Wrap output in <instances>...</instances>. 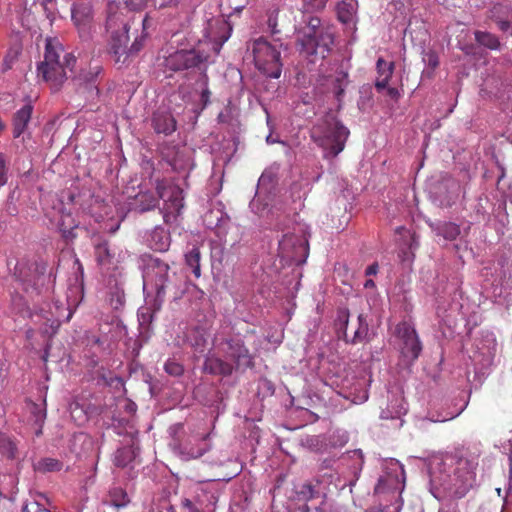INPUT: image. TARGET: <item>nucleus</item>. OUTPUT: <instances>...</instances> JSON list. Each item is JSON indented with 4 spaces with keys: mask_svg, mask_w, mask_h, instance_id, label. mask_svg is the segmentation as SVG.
<instances>
[{
    "mask_svg": "<svg viewBox=\"0 0 512 512\" xmlns=\"http://www.w3.org/2000/svg\"><path fill=\"white\" fill-rule=\"evenodd\" d=\"M477 463L466 458H447L431 467L430 482L453 498H462L476 482Z\"/></svg>",
    "mask_w": 512,
    "mask_h": 512,
    "instance_id": "nucleus-1",
    "label": "nucleus"
},
{
    "mask_svg": "<svg viewBox=\"0 0 512 512\" xmlns=\"http://www.w3.org/2000/svg\"><path fill=\"white\" fill-rule=\"evenodd\" d=\"M216 346L223 358L208 354L203 363L205 373L227 377L234 371L245 372L254 366V358L241 338H224Z\"/></svg>",
    "mask_w": 512,
    "mask_h": 512,
    "instance_id": "nucleus-2",
    "label": "nucleus"
},
{
    "mask_svg": "<svg viewBox=\"0 0 512 512\" xmlns=\"http://www.w3.org/2000/svg\"><path fill=\"white\" fill-rule=\"evenodd\" d=\"M156 191H140L129 203L131 210L144 213L156 208L159 200L164 201L163 220L166 224L173 223L184 207V195L180 186L174 184L170 180H156Z\"/></svg>",
    "mask_w": 512,
    "mask_h": 512,
    "instance_id": "nucleus-3",
    "label": "nucleus"
},
{
    "mask_svg": "<svg viewBox=\"0 0 512 512\" xmlns=\"http://www.w3.org/2000/svg\"><path fill=\"white\" fill-rule=\"evenodd\" d=\"M297 43L307 56L324 59L335 42V28L313 15H304L295 26Z\"/></svg>",
    "mask_w": 512,
    "mask_h": 512,
    "instance_id": "nucleus-4",
    "label": "nucleus"
},
{
    "mask_svg": "<svg viewBox=\"0 0 512 512\" xmlns=\"http://www.w3.org/2000/svg\"><path fill=\"white\" fill-rule=\"evenodd\" d=\"M349 135V129L333 113L325 114L311 130L312 140L328 160L336 158L344 150Z\"/></svg>",
    "mask_w": 512,
    "mask_h": 512,
    "instance_id": "nucleus-5",
    "label": "nucleus"
},
{
    "mask_svg": "<svg viewBox=\"0 0 512 512\" xmlns=\"http://www.w3.org/2000/svg\"><path fill=\"white\" fill-rule=\"evenodd\" d=\"M76 58L66 53L60 44L46 43L44 61L38 65V74L48 82L54 91L59 90L67 79L66 70L72 71Z\"/></svg>",
    "mask_w": 512,
    "mask_h": 512,
    "instance_id": "nucleus-6",
    "label": "nucleus"
},
{
    "mask_svg": "<svg viewBox=\"0 0 512 512\" xmlns=\"http://www.w3.org/2000/svg\"><path fill=\"white\" fill-rule=\"evenodd\" d=\"M282 43H274L260 37L253 41L252 52L257 69L267 77L278 79L282 72L281 48Z\"/></svg>",
    "mask_w": 512,
    "mask_h": 512,
    "instance_id": "nucleus-7",
    "label": "nucleus"
},
{
    "mask_svg": "<svg viewBox=\"0 0 512 512\" xmlns=\"http://www.w3.org/2000/svg\"><path fill=\"white\" fill-rule=\"evenodd\" d=\"M382 469L383 474L378 479L374 493L378 496L387 495L390 502H396L404 489V468L398 460L390 458L383 460Z\"/></svg>",
    "mask_w": 512,
    "mask_h": 512,
    "instance_id": "nucleus-8",
    "label": "nucleus"
},
{
    "mask_svg": "<svg viewBox=\"0 0 512 512\" xmlns=\"http://www.w3.org/2000/svg\"><path fill=\"white\" fill-rule=\"evenodd\" d=\"M106 27L111 30L110 54L116 64H125L129 58V47L127 46L129 26L121 15L110 14L106 21Z\"/></svg>",
    "mask_w": 512,
    "mask_h": 512,
    "instance_id": "nucleus-9",
    "label": "nucleus"
},
{
    "mask_svg": "<svg viewBox=\"0 0 512 512\" xmlns=\"http://www.w3.org/2000/svg\"><path fill=\"white\" fill-rule=\"evenodd\" d=\"M143 280L144 287L150 285L156 293V302L162 303L165 296V289L169 282V265L160 258L147 255L143 258Z\"/></svg>",
    "mask_w": 512,
    "mask_h": 512,
    "instance_id": "nucleus-10",
    "label": "nucleus"
},
{
    "mask_svg": "<svg viewBox=\"0 0 512 512\" xmlns=\"http://www.w3.org/2000/svg\"><path fill=\"white\" fill-rule=\"evenodd\" d=\"M395 334L401 356L408 363H413L422 352V343L414 325L408 321L397 324Z\"/></svg>",
    "mask_w": 512,
    "mask_h": 512,
    "instance_id": "nucleus-11",
    "label": "nucleus"
},
{
    "mask_svg": "<svg viewBox=\"0 0 512 512\" xmlns=\"http://www.w3.org/2000/svg\"><path fill=\"white\" fill-rule=\"evenodd\" d=\"M209 55L199 49H181L170 54L166 60V67L172 71L201 69L205 67Z\"/></svg>",
    "mask_w": 512,
    "mask_h": 512,
    "instance_id": "nucleus-12",
    "label": "nucleus"
},
{
    "mask_svg": "<svg viewBox=\"0 0 512 512\" xmlns=\"http://www.w3.org/2000/svg\"><path fill=\"white\" fill-rule=\"evenodd\" d=\"M309 253L308 241L303 234L283 235L279 241V254L288 262L297 265L305 263Z\"/></svg>",
    "mask_w": 512,
    "mask_h": 512,
    "instance_id": "nucleus-13",
    "label": "nucleus"
},
{
    "mask_svg": "<svg viewBox=\"0 0 512 512\" xmlns=\"http://www.w3.org/2000/svg\"><path fill=\"white\" fill-rule=\"evenodd\" d=\"M349 323V311L346 308L339 309L337 312L336 329L339 338L344 339L347 343L358 344L363 342L369 331L368 322L364 314H359L357 317V328L354 331L353 337L348 339L347 327Z\"/></svg>",
    "mask_w": 512,
    "mask_h": 512,
    "instance_id": "nucleus-14",
    "label": "nucleus"
},
{
    "mask_svg": "<svg viewBox=\"0 0 512 512\" xmlns=\"http://www.w3.org/2000/svg\"><path fill=\"white\" fill-rule=\"evenodd\" d=\"M460 183L452 177H444L435 186V195L442 206H451L459 196Z\"/></svg>",
    "mask_w": 512,
    "mask_h": 512,
    "instance_id": "nucleus-15",
    "label": "nucleus"
},
{
    "mask_svg": "<svg viewBox=\"0 0 512 512\" xmlns=\"http://www.w3.org/2000/svg\"><path fill=\"white\" fill-rule=\"evenodd\" d=\"M295 496L294 499L297 502H302L301 504H307L309 501L315 499H324L327 497V493L324 488L321 486V482L318 479H314L311 481H306L295 487L294 490Z\"/></svg>",
    "mask_w": 512,
    "mask_h": 512,
    "instance_id": "nucleus-16",
    "label": "nucleus"
},
{
    "mask_svg": "<svg viewBox=\"0 0 512 512\" xmlns=\"http://www.w3.org/2000/svg\"><path fill=\"white\" fill-rule=\"evenodd\" d=\"M146 244L155 251L165 252L169 249L171 243L170 233L161 226L154 227L145 235Z\"/></svg>",
    "mask_w": 512,
    "mask_h": 512,
    "instance_id": "nucleus-17",
    "label": "nucleus"
},
{
    "mask_svg": "<svg viewBox=\"0 0 512 512\" xmlns=\"http://www.w3.org/2000/svg\"><path fill=\"white\" fill-rule=\"evenodd\" d=\"M93 17L91 1L74 2L71 6V19L78 29L85 30Z\"/></svg>",
    "mask_w": 512,
    "mask_h": 512,
    "instance_id": "nucleus-18",
    "label": "nucleus"
},
{
    "mask_svg": "<svg viewBox=\"0 0 512 512\" xmlns=\"http://www.w3.org/2000/svg\"><path fill=\"white\" fill-rule=\"evenodd\" d=\"M208 435L194 437L180 445L181 453L186 459L199 458L210 449L207 442Z\"/></svg>",
    "mask_w": 512,
    "mask_h": 512,
    "instance_id": "nucleus-19",
    "label": "nucleus"
},
{
    "mask_svg": "<svg viewBox=\"0 0 512 512\" xmlns=\"http://www.w3.org/2000/svg\"><path fill=\"white\" fill-rule=\"evenodd\" d=\"M32 112L33 105L30 100L15 112L12 120L14 138H19L25 132L31 120Z\"/></svg>",
    "mask_w": 512,
    "mask_h": 512,
    "instance_id": "nucleus-20",
    "label": "nucleus"
},
{
    "mask_svg": "<svg viewBox=\"0 0 512 512\" xmlns=\"http://www.w3.org/2000/svg\"><path fill=\"white\" fill-rule=\"evenodd\" d=\"M211 29H216L218 35H207L210 41L213 42V50L215 54H219L223 44L229 39L231 34V27L224 20H214L209 22Z\"/></svg>",
    "mask_w": 512,
    "mask_h": 512,
    "instance_id": "nucleus-21",
    "label": "nucleus"
},
{
    "mask_svg": "<svg viewBox=\"0 0 512 512\" xmlns=\"http://www.w3.org/2000/svg\"><path fill=\"white\" fill-rule=\"evenodd\" d=\"M29 271L32 273V277H22L21 280L24 284V289L26 291L32 290L37 293L40 292V286L44 283V274L46 271V265L41 263H34L29 267Z\"/></svg>",
    "mask_w": 512,
    "mask_h": 512,
    "instance_id": "nucleus-22",
    "label": "nucleus"
},
{
    "mask_svg": "<svg viewBox=\"0 0 512 512\" xmlns=\"http://www.w3.org/2000/svg\"><path fill=\"white\" fill-rule=\"evenodd\" d=\"M494 357L495 344H493V347H478V350L472 356V360L476 366V369H478L480 373L484 374L493 365Z\"/></svg>",
    "mask_w": 512,
    "mask_h": 512,
    "instance_id": "nucleus-23",
    "label": "nucleus"
},
{
    "mask_svg": "<svg viewBox=\"0 0 512 512\" xmlns=\"http://www.w3.org/2000/svg\"><path fill=\"white\" fill-rule=\"evenodd\" d=\"M153 128L156 133H163L169 135L176 129V121L173 116L166 111H157L152 119Z\"/></svg>",
    "mask_w": 512,
    "mask_h": 512,
    "instance_id": "nucleus-24",
    "label": "nucleus"
},
{
    "mask_svg": "<svg viewBox=\"0 0 512 512\" xmlns=\"http://www.w3.org/2000/svg\"><path fill=\"white\" fill-rule=\"evenodd\" d=\"M430 227L432 231L439 237H442L446 241H454L460 235V226L450 221H437L431 223Z\"/></svg>",
    "mask_w": 512,
    "mask_h": 512,
    "instance_id": "nucleus-25",
    "label": "nucleus"
},
{
    "mask_svg": "<svg viewBox=\"0 0 512 512\" xmlns=\"http://www.w3.org/2000/svg\"><path fill=\"white\" fill-rule=\"evenodd\" d=\"M139 452L140 448L135 444L117 449L113 458L114 465L119 468L130 466L138 457Z\"/></svg>",
    "mask_w": 512,
    "mask_h": 512,
    "instance_id": "nucleus-26",
    "label": "nucleus"
},
{
    "mask_svg": "<svg viewBox=\"0 0 512 512\" xmlns=\"http://www.w3.org/2000/svg\"><path fill=\"white\" fill-rule=\"evenodd\" d=\"M378 78L375 81V88L381 92L387 88L389 80L394 71V62H387L383 58H379L376 63Z\"/></svg>",
    "mask_w": 512,
    "mask_h": 512,
    "instance_id": "nucleus-27",
    "label": "nucleus"
},
{
    "mask_svg": "<svg viewBox=\"0 0 512 512\" xmlns=\"http://www.w3.org/2000/svg\"><path fill=\"white\" fill-rule=\"evenodd\" d=\"M142 321L140 322V333L136 339L130 338L127 341V349L130 351L132 357H137L140 353L141 348L143 345L149 340L150 334H149V325L147 324L144 326L146 318L145 314L142 313Z\"/></svg>",
    "mask_w": 512,
    "mask_h": 512,
    "instance_id": "nucleus-28",
    "label": "nucleus"
},
{
    "mask_svg": "<svg viewBox=\"0 0 512 512\" xmlns=\"http://www.w3.org/2000/svg\"><path fill=\"white\" fill-rule=\"evenodd\" d=\"M29 411L31 414V421L33 422L35 429V435L40 436L42 434V428L46 420L47 411H46V401L43 400L42 403H30Z\"/></svg>",
    "mask_w": 512,
    "mask_h": 512,
    "instance_id": "nucleus-29",
    "label": "nucleus"
},
{
    "mask_svg": "<svg viewBox=\"0 0 512 512\" xmlns=\"http://www.w3.org/2000/svg\"><path fill=\"white\" fill-rule=\"evenodd\" d=\"M166 160L176 172H185L192 168L191 158L183 150H176L173 156L166 155Z\"/></svg>",
    "mask_w": 512,
    "mask_h": 512,
    "instance_id": "nucleus-30",
    "label": "nucleus"
},
{
    "mask_svg": "<svg viewBox=\"0 0 512 512\" xmlns=\"http://www.w3.org/2000/svg\"><path fill=\"white\" fill-rule=\"evenodd\" d=\"M357 11V2L354 0L342 1L337 5L338 20L344 24H353L355 22Z\"/></svg>",
    "mask_w": 512,
    "mask_h": 512,
    "instance_id": "nucleus-31",
    "label": "nucleus"
},
{
    "mask_svg": "<svg viewBox=\"0 0 512 512\" xmlns=\"http://www.w3.org/2000/svg\"><path fill=\"white\" fill-rule=\"evenodd\" d=\"M0 454L8 460H14L18 454L16 442L8 435L0 434Z\"/></svg>",
    "mask_w": 512,
    "mask_h": 512,
    "instance_id": "nucleus-32",
    "label": "nucleus"
},
{
    "mask_svg": "<svg viewBox=\"0 0 512 512\" xmlns=\"http://www.w3.org/2000/svg\"><path fill=\"white\" fill-rule=\"evenodd\" d=\"M422 61L426 66L422 74L429 78L432 77L435 69L439 66L440 63L438 53L432 49L423 50Z\"/></svg>",
    "mask_w": 512,
    "mask_h": 512,
    "instance_id": "nucleus-33",
    "label": "nucleus"
},
{
    "mask_svg": "<svg viewBox=\"0 0 512 512\" xmlns=\"http://www.w3.org/2000/svg\"><path fill=\"white\" fill-rule=\"evenodd\" d=\"M504 11L507 14L512 13V10L507 6H503L501 4L494 5L491 10V18L501 31L507 32L511 27L510 21L499 16V14L503 13Z\"/></svg>",
    "mask_w": 512,
    "mask_h": 512,
    "instance_id": "nucleus-34",
    "label": "nucleus"
},
{
    "mask_svg": "<svg viewBox=\"0 0 512 512\" xmlns=\"http://www.w3.org/2000/svg\"><path fill=\"white\" fill-rule=\"evenodd\" d=\"M348 82V73L346 71L339 70L336 72L333 80V92L338 102H341Z\"/></svg>",
    "mask_w": 512,
    "mask_h": 512,
    "instance_id": "nucleus-35",
    "label": "nucleus"
},
{
    "mask_svg": "<svg viewBox=\"0 0 512 512\" xmlns=\"http://www.w3.org/2000/svg\"><path fill=\"white\" fill-rule=\"evenodd\" d=\"M475 40L480 45L491 50H498L500 48V42L498 37L490 32L476 31Z\"/></svg>",
    "mask_w": 512,
    "mask_h": 512,
    "instance_id": "nucleus-36",
    "label": "nucleus"
},
{
    "mask_svg": "<svg viewBox=\"0 0 512 512\" xmlns=\"http://www.w3.org/2000/svg\"><path fill=\"white\" fill-rule=\"evenodd\" d=\"M111 505L116 508L126 507L130 503L127 492L121 487H112L109 491Z\"/></svg>",
    "mask_w": 512,
    "mask_h": 512,
    "instance_id": "nucleus-37",
    "label": "nucleus"
},
{
    "mask_svg": "<svg viewBox=\"0 0 512 512\" xmlns=\"http://www.w3.org/2000/svg\"><path fill=\"white\" fill-rule=\"evenodd\" d=\"M62 466L63 464L59 460L50 457H45L34 464V470L41 473L55 472L60 471L62 469Z\"/></svg>",
    "mask_w": 512,
    "mask_h": 512,
    "instance_id": "nucleus-38",
    "label": "nucleus"
},
{
    "mask_svg": "<svg viewBox=\"0 0 512 512\" xmlns=\"http://www.w3.org/2000/svg\"><path fill=\"white\" fill-rule=\"evenodd\" d=\"M95 258L98 264L106 265L111 262L112 255L110 253L108 242L105 240L99 241L94 245Z\"/></svg>",
    "mask_w": 512,
    "mask_h": 512,
    "instance_id": "nucleus-39",
    "label": "nucleus"
},
{
    "mask_svg": "<svg viewBox=\"0 0 512 512\" xmlns=\"http://www.w3.org/2000/svg\"><path fill=\"white\" fill-rule=\"evenodd\" d=\"M200 258L201 254L198 248H192L186 255L185 261L187 266L192 269V273L196 278L201 276V268H200Z\"/></svg>",
    "mask_w": 512,
    "mask_h": 512,
    "instance_id": "nucleus-40",
    "label": "nucleus"
},
{
    "mask_svg": "<svg viewBox=\"0 0 512 512\" xmlns=\"http://www.w3.org/2000/svg\"><path fill=\"white\" fill-rule=\"evenodd\" d=\"M22 47L20 44H14L8 48L2 61V70L5 72L10 70L21 54Z\"/></svg>",
    "mask_w": 512,
    "mask_h": 512,
    "instance_id": "nucleus-41",
    "label": "nucleus"
},
{
    "mask_svg": "<svg viewBox=\"0 0 512 512\" xmlns=\"http://www.w3.org/2000/svg\"><path fill=\"white\" fill-rule=\"evenodd\" d=\"M328 0H302L303 15H311L313 12L321 11L325 8Z\"/></svg>",
    "mask_w": 512,
    "mask_h": 512,
    "instance_id": "nucleus-42",
    "label": "nucleus"
},
{
    "mask_svg": "<svg viewBox=\"0 0 512 512\" xmlns=\"http://www.w3.org/2000/svg\"><path fill=\"white\" fill-rule=\"evenodd\" d=\"M40 4L46 18L50 21V24H52L58 14L56 0H41Z\"/></svg>",
    "mask_w": 512,
    "mask_h": 512,
    "instance_id": "nucleus-43",
    "label": "nucleus"
},
{
    "mask_svg": "<svg viewBox=\"0 0 512 512\" xmlns=\"http://www.w3.org/2000/svg\"><path fill=\"white\" fill-rule=\"evenodd\" d=\"M308 512H339L335 503L328 497H324L320 503L311 508L308 506Z\"/></svg>",
    "mask_w": 512,
    "mask_h": 512,
    "instance_id": "nucleus-44",
    "label": "nucleus"
},
{
    "mask_svg": "<svg viewBox=\"0 0 512 512\" xmlns=\"http://www.w3.org/2000/svg\"><path fill=\"white\" fill-rule=\"evenodd\" d=\"M9 179V159L3 152L0 153V187L5 186Z\"/></svg>",
    "mask_w": 512,
    "mask_h": 512,
    "instance_id": "nucleus-45",
    "label": "nucleus"
},
{
    "mask_svg": "<svg viewBox=\"0 0 512 512\" xmlns=\"http://www.w3.org/2000/svg\"><path fill=\"white\" fill-rule=\"evenodd\" d=\"M164 369L166 373L174 377L181 376L184 372L183 366L174 359H168L164 365Z\"/></svg>",
    "mask_w": 512,
    "mask_h": 512,
    "instance_id": "nucleus-46",
    "label": "nucleus"
},
{
    "mask_svg": "<svg viewBox=\"0 0 512 512\" xmlns=\"http://www.w3.org/2000/svg\"><path fill=\"white\" fill-rule=\"evenodd\" d=\"M147 33L142 32L140 36H137L131 46L128 49L129 57L137 55L144 46Z\"/></svg>",
    "mask_w": 512,
    "mask_h": 512,
    "instance_id": "nucleus-47",
    "label": "nucleus"
},
{
    "mask_svg": "<svg viewBox=\"0 0 512 512\" xmlns=\"http://www.w3.org/2000/svg\"><path fill=\"white\" fill-rule=\"evenodd\" d=\"M348 442V435L346 432L336 431L331 436L330 443L334 447H342Z\"/></svg>",
    "mask_w": 512,
    "mask_h": 512,
    "instance_id": "nucleus-48",
    "label": "nucleus"
},
{
    "mask_svg": "<svg viewBox=\"0 0 512 512\" xmlns=\"http://www.w3.org/2000/svg\"><path fill=\"white\" fill-rule=\"evenodd\" d=\"M125 304V296L123 292L116 291L115 293L111 294L110 297V305L115 309L119 310L121 309Z\"/></svg>",
    "mask_w": 512,
    "mask_h": 512,
    "instance_id": "nucleus-49",
    "label": "nucleus"
},
{
    "mask_svg": "<svg viewBox=\"0 0 512 512\" xmlns=\"http://www.w3.org/2000/svg\"><path fill=\"white\" fill-rule=\"evenodd\" d=\"M75 228L76 225L66 227L64 221L59 223V230L62 234V237L67 241L73 240L76 237V234L74 233Z\"/></svg>",
    "mask_w": 512,
    "mask_h": 512,
    "instance_id": "nucleus-50",
    "label": "nucleus"
},
{
    "mask_svg": "<svg viewBox=\"0 0 512 512\" xmlns=\"http://www.w3.org/2000/svg\"><path fill=\"white\" fill-rule=\"evenodd\" d=\"M154 0H126V4L134 10H141L153 4Z\"/></svg>",
    "mask_w": 512,
    "mask_h": 512,
    "instance_id": "nucleus-51",
    "label": "nucleus"
},
{
    "mask_svg": "<svg viewBox=\"0 0 512 512\" xmlns=\"http://www.w3.org/2000/svg\"><path fill=\"white\" fill-rule=\"evenodd\" d=\"M277 14L278 12L273 11L269 14L267 25L271 31L272 34H278L280 32L279 29H277Z\"/></svg>",
    "mask_w": 512,
    "mask_h": 512,
    "instance_id": "nucleus-52",
    "label": "nucleus"
},
{
    "mask_svg": "<svg viewBox=\"0 0 512 512\" xmlns=\"http://www.w3.org/2000/svg\"><path fill=\"white\" fill-rule=\"evenodd\" d=\"M230 230H231L232 232H234V233L236 234V236H238V234H239V227H237V226H232V227H230ZM239 241H240V239H239L238 237L233 238V237H227V236H226V237L223 239V244H224L225 246H226V245H228V246H230V247H234L237 243H239Z\"/></svg>",
    "mask_w": 512,
    "mask_h": 512,
    "instance_id": "nucleus-53",
    "label": "nucleus"
},
{
    "mask_svg": "<svg viewBox=\"0 0 512 512\" xmlns=\"http://www.w3.org/2000/svg\"><path fill=\"white\" fill-rule=\"evenodd\" d=\"M287 512H308V505L294 503L287 508Z\"/></svg>",
    "mask_w": 512,
    "mask_h": 512,
    "instance_id": "nucleus-54",
    "label": "nucleus"
},
{
    "mask_svg": "<svg viewBox=\"0 0 512 512\" xmlns=\"http://www.w3.org/2000/svg\"><path fill=\"white\" fill-rule=\"evenodd\" d=\"M399 505H385L384 507H378L370 510L369 512H398Z\"/></svg>",
    "mask_w": 512,
    "mask_h": 512,
    "instance_id": "nucleus-55",
    "label": "nucleus"
},
{
    "mask_svg": "<svg viewBox=\"0 0 512 512\" xmlns=\"http://www.w3.org/2000/svg\"><path fill=\"white\" fill-rule=\"evenodd\" d=\"M217 500H218V497L214 493H211L209 495V497H208L209 503L206 505V509L208 512H214V508H215Z\"/></svg>",
    "mask_w": 512,
    "mask_h": 512,
    "instance_id": "nucleus-56",
    "label": "nucleus"
},
{
    "mask_svg": "<svg viewBox=\"0 0 512 512\" xmlns=\"http://www.w3.org/2000/svg\"><path fill=\"white\" fill-rule=\"evenodd\" d=\"M181 506L183 508L189 510V512H198V510L196 509V507L193 504V502L190 499H188V498L182 499Z\"/></svg>",
    "mask_w": 512,
    "mask_h": 512,
    "instance_id": "nucleus-57",
    "label": "nucleus"
},
{
    "mask_svg": "<svg viewBox=\"0 0 512 512\" xmlns=\"http://www.w3.org/2000/svg\"><path fill=\"white\" fill-rule=\"evenodd\" d=\"M400 414H401L400 410L396 411L395 414H392L389 410H387V411L383 410L381 412V418H383V419L392 418L393 419V418L399 417Z\"/></svg>",
    "mask_w": 512,
    "mask_h": 512,
    "instance_id": "nucleus-58",
    "label": "nucleus"
},
{
    "mask_svg": "<svg viewBox=\"0 0 512 512\" xmlns=\"http://www.w3.org/2000/svg\"><path fill=\"white\" fill-rule=\"evenodd\" d=\"M378 272V264L377 263H373L371 265H369L366 270H365V274L366 275H375L377 274Z\"/></svg>",
    "mask_w": 512,
    "mask_h": 512,
    "instance_id": "nucleus-59",
    "label": "nucleus"
},
{
    "mask_svg": "<svg viewBox=\"0 0 512 512\" xmlns=\"http://www.w3.org/2000/svg\"><path fill=\"white\" fill-rule=\"evenodd\" d=\"M386 89H387V94H388V96H390V97H391V98H393V99L398 98V96H399V92H398V90H397L396 88L388 87V86H387V88H386Z\"/></svg>",
    "mask_w": 512,
    "mask_h": 512,
    "instance_id": "nucleus-60",
    "label": "nucleus"
},
{
    "mask_svg": "<svg viewBox=\"0 0 512 512\" xmlns=\"http://www.w3.org/2000/svg\"><path fill=\"white\" fill-rule=\"evenodd\" d=\"M89 342L92 343L93 345H98V346L102 345V340L98 336H92L90 338Z\"/></svg>",
    "mask_w": 512,
    "mask_h": 512,
    "instance_id": "nucleus-61",
    "label": "nucleus"
},
{
    "mask_svg": "<svg viewBox=\"0 0 512 512\" xmlns=\"http://www.w3.org/2000/svg\"><path fill=\"white\" fill-rule=\"evenodd\" d=\"M142 25H143L142 32L146 33L145 31L151 26L150 19L147 16H145V18L143 19Z\"/></svg>",
    "mask_w": 512,
    "mask_h": 512,
    "instance_id": "nucleus-62",
    "label": "nucleus"
},
{
    "mask_svg": "<svg viewBox=\"0 0 512 512\" xmlns=\"http://www.w3.org/2000/svg\"><path fill=\"white\" fill-rule=\"evenodd\" d=\"M457 415H458V414H453V413H451L449 416L443 417V418H441V419L437 418V419H435L434 421H435V422H444V421H447V420H450V419L455 418Z\"/></svg>",
    "mask_w": 512,
    "mask_h": 512,
    "instance_id": "nucleus-63",
    "label": "nucleus"
},
{
    "mask_svg": "<svg viewBox=\"0 0 512 512\" xmlns=\"http://www.w3.org/2000/svg\"><path fill=\"white\" fill-rule=\"evenodd\" d=\"M256 205H257L256 200H252V201L250 202V207H251V209H252L253 211H255L256 213H259L258 209L256 210Z\"/></svg>",
    "mask_w": 512,
    "mask_h": 512,
    "instance_id": "nucleus-64",
    "label": "nucleus"
}]
</instances>
